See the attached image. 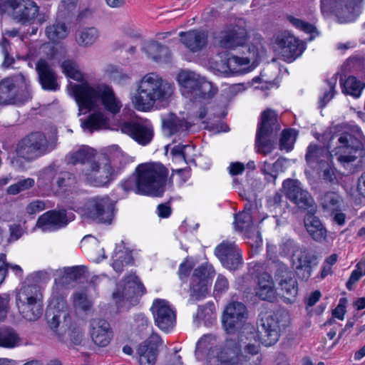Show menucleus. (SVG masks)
I'll return each instance as SVG.
<instances>
[{
    "label": "nucleus",
    "mask_w": 365,
    "mask_h": 365,
    "mask_svg": "<svg viewBox=\"0 0 365 365\" xmlns=\"http://www.w3.org/2000/svg\"><path fill=\"white\" fill-rule=\"evenodd\" d=\"M174 91L173 83L163 78L157 73H148L138 82L132 103L136 110L148 112L156 103L163 106L168 105Z\"/></svg>",
    "instance_id": "1"
},
{
    "label": "nucleus",
    "mask_w": 365,
    "mask_h": 365,
    "mask_svg": "<svg viewBox=\"0 0 365 365\" xmlns=\"http://www.w3.org/2000/svg\"><path fill=\"white\" fill-rule=\"evenodd\" d=\"M68 88L78 106L79 115L93 109L100 100L105 108L113 114L118 113L122 106L120 101L116 99L113 91L106 85L92 87L88 83H70Z\"/></svg>",
    "instance_id": "2"
},
{
    "label": "nucleus",
    "mask_w": 365,
    "mask_h": 365,
    "mask_svg": "<svg viewBox=\"0 0 365 365\" xmlns=\"http://www.w3.org/2000/svg\"><path fill=\"white\" fill-rule=\"evenodd\" d=\"M169 171L160 163L139 165L135 169L140 195L158 196L164 192Z\"/></svg>",
    "instance_id": "3"
},
{
    "label": "nucleus",
    "mask_w": 365,
    "mask_h": 365,
    "mask_svg": "<svg viewBox=\"0 0 365 365\" xmlns=\"http://www.w3.org/2000/svg\"><path fill=\"white\" fill-rule=\"evenodd\" d=\"M16 304L21 316L27 321H36L43 313L42 294L37 284L26 279L16 295Z\"/></svg>",
    "instance_id": "4"
},
{
    "label": "nucleus",
    "mask_w": 365,
    "mask_h": 365,
    "mask_svg": "<svg viewBox=\"0 0 365 365\" xmlns=\"http://www.w3.org/2000/svg\"><path fill=\"white\" fill-rule=\"evenodd\" d=\"M359 138H338L336 155L337 160L348 170L354 173L365 166V149Z\"/></svg>",
    "instance_id": "5"
},
{
    "label": "nucleus",
    "mask_w": 365,
    "mask_h": 365,
    "mask_svg": "<svg viewBox=\"0 0 365 365\" xmlns=\"http://www.w3.org/2000/svg\"><path fill=\"white\" fill-rule=\"evenodd\" d=\"M363 0H321L324 14L333 13L341 23L353 21L360 11Z\"/></svg>",
    "instance_id": "6"
},
{
    "label": "nucleus",
    "mask_w": 365,
    "mask_h": 365,
    "mask_svg": "<svg viewBox=\"0 0 365 365\" xmlns=\"http://www.w3.org/2000/svg\"><path fill=\"white\" fill-rule=\"evenodd\" d=\"M104 158L97 155L96 158L91 161L89 166H86L82 170V175L85 180L96 187L108 185L113 179L115 173L109 165L105 163Z\"/></svg>",
    "instance_id": "7"
},
{
    "label": "nucleus",
    "mask_w": 365,
    "mask_h": 365,
    "mask_svg": "<svg viewBox=\"0 0 365 365\" xmlns=\"http://www.w3.org/2000/svg\"><path fill=\"white\" fill-rule=\"evenodd\" d=\"M56 145V138H21L17 143L16 153L19 157L31 160L51 151Z\"/></svg>",
    "instance_id": "8"
},
{
    "label": "nucleus",
    "mask_w": 365,
    "mask_h": 365,
    "mask_svg": "<svg viewBox=\"0 0 365 365\" xmlns=\"http://www.w3.org/2000/svg\"><path fill=\"white\" fill-rule=\"evenodd\" d=\"M178 81L185 90L187 96L194 99L210 96L211 83L193 71H181L178 76Z\"/></svg>",
    "instance_id": "9"
},
{
    "label": "nucleus",
    "mask_w": 365,
    "mask_h": 365,
    "mask_svg": "<svg viewBox=\"0 0 365 365\" xmlns=\"http://www.w3.org/2000/svg\"><path fill=\"white\" fill-rule=\"evenodd\" d=\"M287 326V321L282 319V314H264L260 319L259 332L262 344L269 346L279 339L280 331Z\"/></svg>",
    "instance_id": "10"
},
{
    "label": "nucleus",
    "mask_w": 365,
    "mask_h": 365,
    "mask_svg": "<svg viewBox=\"0 0 365 365\" xmlns=\"http://www.w3.org/2000/svg\"><path fill=\"white\" fill-rule=\"evenodd\" d=\"M114 205V202L108 196L93 197L86 202L85 214L98 222L110 223Z\"/></svg>",
    "instance_id": "11"
},
{
    "label": "nucleus",
    "mask_w": 365,
    "mask_h": 365,
    "mask_svg": "<svg viewBox=\"0 0 365 365\" xmlns=\"http://www.w3.org/2000/svg\"><path fill=\"white\" fill-rule=\"evenodd\" d=\"M284 248L292 250V266L295 269L296 274L303 280H307L312 272V264L314 257L305 248L299 247L292 240H287Z\"/></svg>",
    "instance_id": "12"
},
{
    "label": "nucleus",
    "mask_w": 365,
    "mask_h": 365,
    "mask_svg": "<svg viewBox=\"0 0 365 365\" xmlns=\"http://www.w3.org/2000/svg\"><path fill=\"white\" fill-rule=\"evenodd\" d=\"M19 78L23 84L21 93L13 80L5 78L0 82V105L24 102L31 98L29 84L24 76L20 75Z\"/></svg>",
    "instance_id": "13"
},
{
    "label": "nucleus",
    "mask_w": 365,
    "mask_h": 365,
    "mask_svg": "<svg viewBox=\"0 0 365 365\" xmlns=\"http://www.w3.org/2000/svg\"><path fill=\"white\" fill-rule=\"evenodd\" d=\"M213 275L214 269L210 265H201L195 269L190 283V300L197 301L205 297Z\"/></svg>",
    "instance_id": "14"
},
{
    "label": "nucleus",
    "mask_w": 365,
    "mask_h": 365,
    "mask_svg": "<svg viewBox=\"0 0 365 365\" xmlns=\"http://www.w3.org/2000/svg\"><path fill=\"white\" fill-rule=\"evenodd\" d=\"M245 22L239 20L237 24L221 31L218 44L221 48L227 49H235L237 47L244 46L247 39V29L244 26Z\"/></svg>",
    "instance_id": "15"
},
{
    "label": "nucleus",
    "mask_w": 365,
    "mask_h": 365,
    "mask_svg": "<svg viewBox=\"0 0 365 365\" xmlns=\"http://www.w3.org/2000/svg\"><path fill=\"white\" fill-rule=\"evenodd\" d=\"M215 254L227 269L236 270L242 265L241 251L234 242H222L215 248Z\"/></svg>",
    "instance_id": "16"
},
{
    "label": "nucleus",
    "mask_w": 365,
    "mask_h": 365,
    "mask_svg": "<svg viewBox=\"0 0 365 365\" xmlns=\"http://www.w3.org/2000/svg\"><path fill=\"white\" fill-rule=\"evenodd\" d=\"M155 324L163 331H168L175 323V313L168 302L165 299H155L151 307Z\"/></svg>",
    "instance_id": "17"
},
{
    "label": "nucleus",
    "mask_w": 365,
    "mask_h": 365,
    "mask_svg": "<svg viewBox=\"0 0 365 365\" xmlns=\"http://www.w3.org/2000/svg\"><path fill=\"white\" fill-rule=\"evenodd\" d=\"M247 317V308L242 302L229 303L222 316V323L227 332H232L242 327Z\"/></svg>",
    "instance_id": "18"
},
{
    "label": "nucleus",
    "mask_w": 365,
    "mask_h": 365,
    "mask_svg": "<svg viewBox=\"0 0 365 365\" xmlns=\"http://www.w3.org/2000/svg\"><path fill=\"white\" fill-rule=\"evenodd\" d=\"M285 195L300 209H307L312 206L314 200L310 194L304 190L301 183L296 180L287 179L283 182Z\"/></svg>",
    "instance_id": "19"
},
{
    "label": "nucleus",
    "mask_w": 365,
    "mask_h": 365,
    "mask_svg": "<svg viewBox=\"0 0 365 365\" xmlns=\"http://www.w3.org/2000/svg\"><path fill=\"white\" fill-rule=\"evenodd\" d=\"M74 219L73 213H67L63 210H50L41 215L36 222V227L43 231L50 230L52 227L56 229L65 227Z\"/></svg>",
    "instance_id": "20"
},
{
    "label": "nucleus",
    "mask_w": 365,
    "mask_h": 365,
    "mask_svg": "<svg viewBox=\"0 0 365 365\" xmlns=\"http://www.w3.org/2000/svg\"><path fill=\"white\" fill-rule=\"evenodd\" d=\"M162 129L165 135H187L197 130L195 125L188 123L172 113L162 118Z\"/></svg>",
    "instance_id": "21"
},
{
    "label": "nucleus",
    "mask_w": 365,
    "mask_h": 365,
    "mask_svg": "<svg viewBox=\"0 0 365 365\" xmlns=\"http://www.w3.org/2000/svg\"><path fill=\"white\" fill-rule=\"evenodd\" d=\"M276 43L279 55L287 61H293L304 50L303 43L292 35L278 37Z\"/></svg>",
    "instance_id": "22"
},
{
    "label": "nucleus",
    "mask_w": 365,
    "mask_h": 365,
    "mask_svg": "<svg viewBox=\"0 0 365 365\" xmlns=\"http://www.w3.org/2000/svg\"><path fill=\"white\" fill-rule=\"evenodd\" d=\"M143 293V285L138 281L135 275L130 274L117 285L115 291L113 293V299L116 303H118L125 299H129L135 294Z\"/></svg>",
    "instance_id": "23"
},
{
    "label": "nucleus",
    "mask_w": 365,
    "mask_h": 365,
    "mask_svg": "<svg viewBox=\"0 0 365 365\" xmlns=\"http://www.w3.org/2000/svg\"><path fill=\"white\" fill-rule=\"evenodd\" d=\"M162 340L158 334H152L146 341L142 343L138 349L140 365H155L158 355V347Z\"/></svg>",
    "instance_id": "24"
},
{
    "label": "nucleus",
    "mask_w": 365,
    "mask_h": 365,
    "mask_svg": "<svg viewBox=\"0 0 365 365\" xmlns=\"http://www.w3.org/2000/svg\"><path fill=\"white\" fill-rule=\"evenodd\" d=\"M280 130L276 112L270 108L262 111L260 114L256 137H274Z\"/></svg>",
    "instance_id": "25"
},
{
    "label": "nucleus",
    "mask_w": 365,
    "mask_h": 365,
    "mask_svg": "<svg viewBox=\"0 0 365 365\" xmlns=\"http://www.w3.org/2000/svg\"><path fill=\"white\" fill-rule=\"evenodd\" d=\"M280 269L281 273L277 274L276 280L278 282L283 297L289 302H292L298 292L297 282L293 274L288 271L284 264L280 265Z\"/></svg>",
    "instance_id": "26"
},
{
    "label": "nucleus",
    "mask_w": 365,
    "mask_h": 365,
    "mask_svg": "<svg viewBox=\"0 0 365 365\" xmlns=\"http://www.w3.org/2000/svg\"><path fill=\"white\" fill-rule=\"evenodd\" d=\"M91 335L93 342L99 346H106L113 336L109 323L105 319H94L91 322Z\"/></svg>",
    "instance_id": "27"
},
{
    "label": "nucleus",
    "mask_w": 365,
    "mask_h": 365,
    "mask_svg": "<svg viewBox=\"0 0 365 365\" xmlns=\"http://www.w3.org/2000/svg\"><path fill=\"white\" fill-rule=\"evenodd\" d=\"M237 229L245 231L249 238H252L256 245L262 242L259 231L256 225L252 223V218L250 211H242L235 216V220Z\"/></svg>",
    "instance_id": "28"
},
{
    "label": "nucleus",
    "mask_w": 365,
    "mask_h": 365,
    "mask_svg": "<svg viewBox=\"0 0 365 365\" xmlns=\"http://www.w3.org/2000/svg\"><path fill=\"white\" fill-rule=\"evenodd\" d=\"M180 41L191 52L201 51L207 43V35L198 30L180 33Z\"/></svg>",
    "instance_id": "29"
},
{
    "label": "nucleus",
    "mask_w": 365,
    "mask_h": 365,
    "mask_svg": "<svg viewBox=\"0 0 365 365\" xmlns=\"http://www.w3.org/2000/svg\"><path fill=\"white\" fill-rule=\"evenodd\" d=\"M36 69L43 89L51 91L58 89L57 76L46 61L43 59L38 61Z\"/></svg>",
    "instance_id": "30"
},
{
    "label": "nucleus",
    "mask_w": 365,
    "mask_h": 365,
    "mask_svg": "<svg viewBox=\"0 0 365 365\" xmlns=\"http://www.w3.org/2000/svg\"><path fill=\"white\" fill-rule=\"evenodd\" d=\"M48 323L50 329L55 333L60 341L64 343L68 342V339L66 337V333L71 323V317L68 312L61 311L53 314L52 319L48 320Z\"/></svg>",
    "instance_id": "31"
},
{
    "label": "nucleus",
    "mask_w": 365,
    "mask_h": 365,
    "mask_svg": "<svg viewBox=\"0 0 365 365\" xmlns=\"http://www.w3.org/2000/svg\"><path fill=\"white\" fill-rule=\"evenodd\" d=\"M98 155L99 158L103 157L105 158L103 162L111 166L115 173L128 163L127 156L118 145H111Z\"/></svg>",
    "instance_id": "32"
},
{
    "label": "nucleus",
    "mask_w": 365,
    "mask_h": 365,
    "mask_svg": "<svg viewBox=\"0 0 365 365\" xmlns=\"http://www.w3.org/2000/svg\"><path fill=\"white\" fill-rule=\"evenodd\" d=\"M122 133L130 137H153V126L147 122L128 121L118 125Z\"/></svg>",
    "instance_id": "33"
},
{
    "label": "nucleus",
    "mask_w": 365,
    "mask_h": 365,
    "mask_svg": "<svg viewBox=\"0 0 365 365\" xmlns=\"http://www.w3.org/2000/svg\"><path fill=\"white\" fill-rule=\"evenodd\" d=\"M97 155L93 148L82 146L78 150L68 153L66 157V160L70 165L86 164V166H89L91 161L94 160Z\"/></svg>",
    "instance_id": "34"
},
{
    "label": "nucleus",
    "mask_w": 365,
    "mask_h": 365,
    "mask_svg": "<svg viewBox=\"0 0 365 365\" xmlns=\"http://www.w3.org/2000/svg\"><path fill=\"white\" fill-rule=\"evenodd\" d=\"M256 295L262 300L272 301L275 297L274 282L269 274L262 273L258 278Z\"/></svg>",
    "instance_id": "35"
},
{
    "label": "nucleus",
    "mask_w": 365,
    "mask_h": 365,
    "mask_svg": "<svg viewBox=\"0 0 365 365\" xmlns=\"http://www.w3.org/2000/svg\"><path fill=\"white\" fill-rule=\"evenodd\" d=\"M304 226L314 240L322 242L327 238V230L317 217L307 215L304 218Z\"/></svg>",
    "instance_id": "36"
},
{
    "label": "nucleus",
    "mask_w": 365,
    "mask_h": 365,
    "mask_svg": "<svg viewBox=\"0 0 365 365\" xmlns=\"http://www.w3.org/2000/svg\"><path fill=\"white\" fill-rule=\"evenodd\" d=\"M45 33L50 41L57 42L68 36L70 26L62 20H56L46 26Z\"/></svg>",
    "instance_id": "37"
},
{
    "label": "nucleus",
    "mask_w": 365,
    "mask_h": 365,
    "mask_svg": "<svg viewBox=\"0 0 365 365\" xmlns=\"http://www.w3.org/2000/svg\"><path fill=\"white\" fill-rule=\"evenodd\" d=\"M319 203L324 212L332 215L340 210L343 199L336 192L329 191L322 195Z\"/></svg>",
    "instance_id": "38"
},
{
    "label": "nucleus",
    "mask_w": 365,
    "mask_h": 365,
    "mask_svg": "<svg viewBox=\"0 0 365 365\" xmlns=\"http://www.w3.org/2000/svg\"><path fill=\"white\" fill-rule=\"evenodd\" d=\"M81 126L84 130L92 133L95 130L106 129L108 126V119L101 112L89 115L87 119L82 120Z\"/></svg>",
    "instance_id": "39"
},
{
    "label": "nucleus",
    "mask_w": 365,
    "mask_h": 365,
    "mask_svg": "<svg viewBox=\"0 0 365 365\" xmlns=\"http://www.w3.org/2000/svg\"><path fill=\"white\" fill-rule=\"evenodd\" d=\"M99 32L95 27H83L76 30L75 40L81 47L92 46L98 38Z\"/></svg>",
    "instance_id": "40"
},
{
    "label": "nucleus",
    "mask_w": 365,
    "mask_h": 365,
    "mask_svg": "<svg viewBox=\"0 0 365 365\" xmlns=\"http://www.w3.org/2000/svg\"><path fill=\"white\" fill-rule=\"evenodd\" d=\"M148 56L157 62H166L170 57L169 48L158 41H151L145 48Z\"/></svg>",
    "instance_id": "41"
},
{
    "label": "nucleus",
    "mask_w": 365,
    "mask_h": 365,
    "mask_svg": "<svg viewBox=\"0 0 365 365\" xmlns=\"http://www.w3.org/2000/svg\"><path fill=\"white\" fill-rule=\"evenodd\" d=\"M329 151L327 148L311 144L307 148L306 160L309 165L317 163L321 166L323 163L329 161Z\"/></svg>",
    "instance_id": "42"
},
{
    "label": "nucleus",
    "mask_w": 365,
    "mask_h": 365,
    "mask_svg": "<svg viewBox=\"0 0 365 365\" xmlns=\"http://www.w3.org/2000/svg\"><path fill=\"white\" fill-rule=\"evenodd\" d=\"M361 134V130L357 125L347 123L332 125L329 128L331 137H356Z\"/></svg>",
    "instance_id": "43"
},
{
    "label": "nucleus",
    "mask_w": 365,
    "mask_h": 365,
    "mask_svg": "<svg viewBox=\"0 0 365 365\" xmlns=\"http://www.w3.org/2000/svg\"><path fill=\"white\" fill-rule=\"evenodd\" d=\"M38 13V6L33 0H24L22 7L15 14L19 21H31L36 19Z\"/></svg>",
    "instance_id": "44"
},
{
    "label": "nucleus",
    "mask_w": 365,
    "mask_h": 365,
    "mask_svg": "<svg viewBox=\"0 0 365 365\" xmlns=\"http://www.w3.org/2000/svg\"><path fill=\"white\" fill-rule=\"evenodd\" d=\"M21 341L18 334L11 328L0 329V346L14 348L19 345Z\"/></svg>",
    "instance_id": "45"
},
{
    "label": "nucleus",
    "mask_w": 365,
    "mask_h": 365,
    "mask_svg": "<svg viewBox=\"0 0 365 365\" xmlns=\"http://www.w3.org/2000/svg\"><path fill=\"white\" fill-rule=\"evenodd\" d=\"M248 61L244 57L232 56L226 61L227 74H242L246 72Z\"/></svg>",
    "instance_id": "46"
},
{
    "label": "nucleus",
    "mask_w": 365,
    "mask_h": 365,
    "mask_svg": "<svg viewBox=\"0 0 365 365\" xmlns=\"http://www.w3.org/2000/svg\"><path fill=\"white\" fill-rule=\"evenodd\" d=\"M85 271L84 266H76L65 267L62 270L57 271V273L61 276L60 281L62 284H69L71 281L79 279Z\"/></svg>",
    "instance_id": "47"
},
{
    "label": "nucleus",
    "mask_w": 365,
    "mask_h": 365,
    "mask_svg": "<svg viewBox=\"0 0 365 365\" xmlns=\"http://www.w3.org/2000/svg\"><path fill=\"white\" fill-rule=\"evenodd\" d=\"M76 176L69 172H62L58 174L55 184L56 185L58 190L57 192L63 193L70 188L74 187L76 184Z\"/></svg>",
    "instance_id": "48"
},
{
    "label": "nucleus",
    "mask_w": 365,
    "mask_h": 365,
    "mask_svg": "<svg viewBox=\"0 0 365 365\" xmlns=\"http://www.w3.org/2000/svg\"><path fill=\"white\" fill-rule=\"evenodd\" d=\"M133 257L128 250H119L113 257V267L116 272L120 273L123 267L133 263Z\"/></svg>",
    "instance_id": "49"
},
{
    "label": "nucleus",
    "mask_w": 365,
    "mask_h": 365,
    "mask_svg": "<svg viewBox=\"0 0 365 365\" xmlns=\"http://www.w3.org/2000/svg\"><path fill=\"white\" fill-rule=\"evenodd\" d=\"M364 84L358 81L354 76H349L343 83V92L355 98L360 96Z\"/></svg>",
    "instance_id": "50"
},
{
    "label": "nucleus",
    "mask_w": 365,
    "mask_h": 365,
    "mask_svg": "<svg viewBox=\"0 0 365 365\" xmlns=\"http://www.w3.org/2000/svg\"><path fill=\"white\" fill-rule=\"evenodd\" d=\"M63 72L69 78L80 81L83 79V74L78 69L76 62L71 60H66L61 65Z\"/></svg>",
    "instance_id": "51"
},
{
    "label": "nucleus",
    "mask_w": 365,
    "mask_h": 365,
    "mask_svg": "<svg viewBox=\"0 0 365 365\" xmlns=\"http://www.w3.org/2000/svg\"><path fill=\"white\" fill-rule=\"evenodd\" d=\"M319 170L320 177L326 182H329L331 184L338 183L335 169L329 163V162L323 163L319 166Z\"/></svg>",
    "instance_id": "52"
},
{
    "label": "nucleus",
    "mask_w": 365,
    "mask_h": 365,
    "mask_svg": "<svg viewBox=\"0 0 365 365\" xmlns=\"http://www.w3.org/2000/svg\"><path fill=\"white\" fill-rule=\"evenodd\" d=\"M73 303L76 309L83 311L90 309L92 306L91 300L88 298L86 293L83 291L74 293L73 296Z\"/></svg>",
    "instance_id": "53"
},
{
    "label": "nucleus",
    "mask_w": 365,
    "mask_h": 365,
    "mask_svg": "<svg viewBox=\"0 0 365 365\" xmlns=\"http://www.w3.org/2000/svg\"><path fill=\"white\" fill-rule=\"evenodd\" d=\"M34 185V180L33 178H26L19 180L15 184L8 187L6 192L9 195H17L21 192L27 190Z\"/></svg>",
    "instance_id": "54"
},
{
    "label": "nucleus",
    "mask_w": 365,
    "mask_h": 365,
    "mask_svg": "<svg viewBox=\"0 0 365 365\" xmlns=\"http://www.w3.org/2000/svg\"><path fill=\"white\" fill-rule=\"evenodd\" d=\"M57 174L55 165H50L38 173V181L41 185H49Z\"/></svg>",
    "instance_id": "55"
},
{
    "label": "nucleus",
    "mask_w": 365,
    "mask_h": 365,
    "mask_svg": "<svg viewBox=\"0 0 365 365\" xmlns=\"http://www.w3.org/2000/svg\"><path fill=\"white\" fill-rule=\"evenodd\" d=\"M255 146L259 153L267 155L272 151L275 143L271 138H257Z\"/></svg>",
    "instance_id": "56"
},
{
    "label": "nucleus",
    "mask_w": 365,
    "mask_h": 365,
    "mask_svg": "<svg viewBox=\"0 0 365 365\" xmlns=\"http://www.w3.org/2000/svg\"><path fill=\"white\" fill-rule=\"evenodd\" d=\"M46 208V205L45 201L37 199L27 204L25 207V212L28 215L34 217L36 214L43 211Z\"/></svg>",
    "instance_id": "57"
},
{
    "label": "nucleus",
    "mask_w": 365,
    "mask_h": 365,
    "mask_svg": "<svg viewBox=\"0 0 365 365\" xmlns=\"http://www.w3.org/2000/svg\"><path fill=\"white\" fill-rule=\"evenodd\" d=\"M121 33L130 38H139L140 37V30L136 25L131 22L123 24L120 28Z\"/></svg>",
    "instance_id": "58"
},
{
    "label": "nucleus",
    "mask_w": 365,
    "mask_h": 365,
    "mask_svg": "<svg viewBox=\"0 0 365 365\" xmlns=\"http://www.w3.org/2000/svg\"><path fill=\"white\" fill-rule=\"evenodd\" d=\"M246 351L250 354V356H244L243 355V362L244 364H251L254 365L257 359H259V363L261 362L260 356H256L258 354L259 349L258 346L254 344H247L245 349Z\"/></svg>",
    "instance_id": "59"
},
{
    "label": "nucleus",
    "mask_w": 365,
    "mask_h": 365,
    "mask_svg": "<svg viewBox=\"0 0 365 365\" xmlns=\"http://www.w3.org/2000/svg\"><path fill=\"white\" fill-rule=\"evenodd\" d=\"M121 187L125 192L133 191L136 194H139L138 192V178L136 175L135 177H131L123 181L121 184Z\"/></svg>",
    "instance_id": "60"
},
{
    "label": "nucleus",
    "mask_w": 365,
    "mask_h": 365,
    "mask_svg": "<svg viewBox=\"0 0 365 365\" xmlns=\"http://www.w3.org/2000/svg\"><path fill=\"white\" fill-rule=\"evenodd\" d=\"M361 264L362 262H360L356 264L357 269L351 272L349 279L346 284V288L349 290L352 289L354 284L359 280L363 274L361 272Z\"/></svg>",
    "instance_id": "61"
},
{
    "label": "nucleus",
    "mask_w": 365,
    "mask_h": 365,
    "mask_svg": "<svg viewBox=\"0 0 365 365\" xmlns=\"http://www.w3.org/2000/svg\"><path fill=\"white\" fill-rule=\"evenodd\" d=\"M289 21L297 28H299L307 33H312L315 28L310 24L304 22L301 19H297L293 16L288 17Z\"/></svg>",
    "instance_id": "62"
},
{
    "label": "nucleus",
    "mask_w": 365,
    "mask_h": 365,
    "mask_svg": "<svg viewBox=\"0 0 365 365\" xmlns=\"http://www.w3.org/2000/svg\"><path fill=\"white\" fill-rule=\"evenodd\" d=\"M148 322L147 318L143 314H137L134 319V327L140 333H143L147 330Z\"/></svg>",
    "instance_id": "63"
},
{
    "label": "nucleus",
    "mask_w": 365,
    "mask_h": 365,
    "mask_svg": "<svg viewBox=\"0 0 365 365\" xmlns=\"http://www.w3.org/2000/svg\"><path fill=\"white\" fill-rule=\"evenodd\" d=\"M228 286L227 279L224 276L219 274L215 284L214 291L216 294H221L227 290Z\"/></svg>",
    "instance_id": "64"
}]
</instances>
